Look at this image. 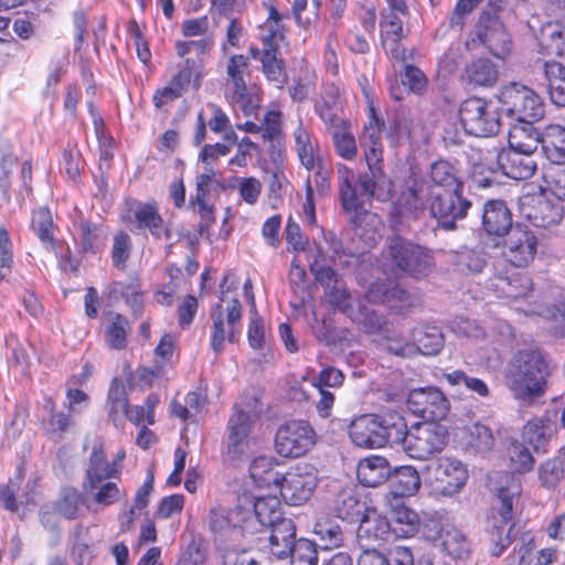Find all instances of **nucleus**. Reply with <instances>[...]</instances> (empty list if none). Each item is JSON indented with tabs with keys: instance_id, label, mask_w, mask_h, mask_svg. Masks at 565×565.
<instances>
[{
	"instance_id": "f257e3e1",
	"label": "nucleus",
	"mask_w": 565,
	"mask_h": 565,
	"mask_svg": "<svg viewBox=\"0 0 565 565\" xmlns=\"http://www.w3.org/2000/svg\"><path fill=\"white\" fill-rule=\"evenodd\" d=\"M552 372L547 353L539 348L522 349L507 365L505 386L514 399L532 404L545 395Z\"/></svg>"
},
{
	"instance_id": "f03ea898",
	"label": "nucleus",
	"mask_w": 565,
	"mask_h": 565,
	"mask_svg": "<svg viewBox=\"0 0 565 565\" xmlns=\"http://www.w3.org/2000/svg\"><path fill=\"white\" fill-rule=\"evenodd\" d=\"M236 290L235 276L231 273L225 274L220 284L218 302L211 309L210 347L216 355L224 351L225 341L234 343L241 333L242 305L236 297L228 299V294H235Z\"/></svg>"
},
{
	"instance_id": "7ed1b4c3",
	"label": "nucleus",
	"mask_w": 565,
	"mask_h": 565,
	"mask_svg": "<svg viewBox=\"0 0 565 565\" xmlns=\"http://www.w3.org/2000/svg\"><path fill=\"white\" fill-rule=\"evenodd\" d=\"M120 220L135 233L148 232L154 241L172 238L171 224L163 218L160 205L154 199L140 201L126 198Z\"/></svg>"
},
{
	"instance_id": "20e7f679",
	"label": "nucleus",
	"mask_w": 565,
	"mask_h": 565,
	"mask_svg": "<svg viewBox=\"0 0 565 565\" xmlns=\"http://www.w3.org/2000/svg\"><path fill=\"white\" fill-rule=\"evenodd\" d=\"M384 257L390 262L393 269L415 278L427 276L435 266L430 249L399 235L387 238Z\"/></svg>"
},
{
	"instance_id": "39448f33",
	"label": "nucleus",
	"mask_w": 565,
	"mask_h": 565,
	"mask_svg": "<svg viewBox=\"0 0 565 565\" xmlns=\"http://www.w3.org/2000/svg\"><path fill=\"white\" fill-rule=\"evenodd\" d=\"M423 473L429 494L436 498L459 493L469 477L467 467L460 460L448 456L439 457L428 463Z\"/></svg>"
},
{
	"instance_id": "423d86ee",
	"label": "nucleus",
	"mask_w": 565,
	"mask_h": 565,
	"mask_svg": "<svg viewBox=\"0 0 565 565\" xmlns=\"http://www.w3.org/2000/svg\"><path fill=\"white\" fill-rule=\"evenodd\" d=\"M519 211L533 226L544 230L556 228L565 215L563 203L543 186L523 193L519 198Z\"/></svg>"
},
{
	"instance_id": "0eeeda50",
	"label": "nucleus",
	"mask_w": 565,
	"mask_h": 565,
	"mask_svg": "<svg viewBox=\"0 0 565 565\" xmlns=\"http://www.w3.org/2000/svg\"><path fill=\"white\" fill-rule=\"evenodd\" d=\"M498 100L502 109L519 121H539L544 117L542 98L532 88L518 82L504 85L498 94Z\"/></svg>"
},
{
	"instance_id": "6e6552de",
	"label": "nucleus",
	"mask_w": 565,
	"mask_h": 565,
	"mask_svg": "<svg viewBox=\"0 0 565 565\" xmlns=\"http://www.w3.org/2000/svg\"><path fill=\"white\" fill-rule=\"evenodd\" d=\"M317 443V433L308 420L289 419L279 425L274 438L276 452L287 459L306 456Z\"/></svg>"
},
{
	"instance_id": "1a4fd4ad",
	"label": "nucleus",
	"mask_w": 565,
	"mask_h": 565,
	"mask_svg": "<svg viewBox=\"0 0 565 565\" xmlns=\"http://www.w3.org/2000/svg\"><path fill=\"white\" fill-rule=\"evenodd\" d=\"M238 130L247 134L260 135L266 152L275 166H280L286 159V134L284 130V114L279 109L265 111L260 124L245 121L236 126Z\"/></svg>"
},
{
	"instance_id": "9d476101",
	"label": "nucleus",
	"mask_w": 565,
	"mask_h": 565,
	"mask_svg": "<svg viewBox=\"0 0 565 565\" xmlns=\"http://www.w3.org/2000/svg\"><path fill=\"white\" fill-rule=\"evenodd\" d=\"M459 119L468 135L491 137L500 131L501 121L498 109L490 100L470 97L459 107Z\"/></svg>"
},
{
	"instance_id": "9b49d317",
	"label": "nucleus",
	"mask_w": 565,
	"mask_h": 565,
	"mask_svg": "<svg viewBox=\"0 0 565 565\" xmlns=\"http://www.w3.org/2000/svg\"><path fill=\"white\" fill-rule=\"evenodd\" d=\"M448 437L447 428L440 423H417L411 427L404 449L413 459L428 460L444 450Z\"/></svg>"
},
{
	"instance_id": "f8f14e48",
	"label": "nucleus",
	"mask_w": 565,
	"mask_h": 565,
	"mask_svg": "<svg viewBox=\"0 0 565 565\" xmlns=\"http://www.w3.org/2000/svg\"><path fill=\"white\" fill-rule=\"evenodd\" d=\"M477 42L501 60H504L512 50L511 36L500 17L487 11L479 15L473 36L470 38L467 45L475 47Z\"/></svg>"
},
{
	"instance_id": "ddd939ff",
	"label": "nucleus",
	"mask_w": 565,
	"mask_h": 565,
	"mask_svg": "<svg viewBox=\"0 0 565 565\" xmlns=\"http://www.w3.org/2000/svg\"><path fill=\"white\" fill-rule=\"evenodd\" d=\"M317 487L316 468L310 463L298 462L282 475L278 488L287 504L298 507L310 500Z\"/></svg>"
},
{
	"instance_id": "4468645a",
	"label": "nucleus",
	"mask_w": 565,
	"mask_h": 565,
	"mask_svg": "<svg viewBox=\"0 0 565 565\" xmlns=\"http://www.w3.org/2000/svg\"><path fill=\"white\" fill-rule=\"evenodd\" d=\"M539 239L525 224L516 223L508 233L502 247L503 258L516 268H525L536 257Z\"/></svg>"
},
{
	"instance_id": "2eb2a0df",
	"label": "nucleus",
	"mask_w": 565,
	"mask_h": 565,
	"mask_svg": "<svg viewBox=\"0 0 565 565\" xmlns=\"http://www.w3.org/2000/svg\"><path fill=\"white\" fill-rule=\"evenodd\" d=\"M337 184L340 204L351 223L361 225L367 215L370 203L362 192L358 191L356 178L353 169L344 163H337Z\"/></svg>"
},
{
	"instance_id": "dca6fc26",
	"label": "nucleus",
	"mask_w": 565,
	"mask_h": 565,
	"mask_svg": "<svg viewBox=\"0 0 565 565\" xmlns=\"http://www.w3.org/2000/svg\"><path fill=\"white\" fill-rule=\"evenodd\" d=\"M427 202L430 214L448 228H452L457 220L466 217L471 207V202L463 196V192L455 193V189H430Z\"/></svg>"
},
{
	"instance_id": "f3484780",
	"label": "nucleus",
	"mask_w": 565,
	"mask_h": 565,
	"mask_svg": "<svg viewBox=\"0 0 565 565\" xmlns=\"http://www.w3.org/2000/svg\"><path fill=\"white\" fill-rule=\"evenodd\" d=\"M227 441L223 456L230 461H237L248 456L252 445L253 420L249 413L244 412L237 405L228 418Z\"/></svg>"
},
{
	"instance_id": "a211bd4d",
	"label": "nucleus",
	"mask_w": 565,
	"mask_h": 565,
	"mask_svg": "<svg viewBox=\"0 0 565 565\" xmlns=\"http://www.w3.org/2000/svg\"><path fill=\"white\" fill-rule=\"evenodd\" d=\"M407 407L424 422L440 423L446 418L450 404L439 388L427 387L413 391L407 398Z\"/></svg>"
},
{
	"instance_id": "6ab92c4d",
	"label": "nucleus",
	"mask_w": 565,
	"mask_h": 565,
	"mask_svg": "<svg viewBox=\"0 0 565 565\" xmlns=\"http://www.w3.org/2000/svg\"><path fill=\"white\" fill-rule=\"evenodd\" d=\"M521 492V482L511 475H504L501 484L495 490V498L490 507L487 519L503 524H514V512L520 501Z\"/></svg>"
},
{
	"instance_id": "aec40b11",
	"label": "nucleus",
	"mask_w": 565,
	"mask_h": 565,
	"mask_svg": "<svg viewBox=\"0 0 565 565\" xmlns=\"http://www.w3.org/2000/svg\"><path fill=\"white\" fill-rule=\"evenodd\" d=\"M492 287L498 292V296L510 301L513 306L520 300L525 301V306H515L518 308H525L529 302L537 301L534 298L533 281L525 273L502 274L498 273L493 277Z\"/></svg>"
},
{
	"instance_id": "412c9836",
	"label": "nucleus",
	"mask_w": 565,
	"mask_h": 565,
	"mask_svg": "<svg viewBox=\"0 0 565 565\" xmlns=\"http://www.w3.org/2000/svg\"><path fill=\"white\" fill-rule=\"evenodd\" d=\"M551 11L555 21L543 29L539 52L547 56H565V0H553Z\"/></svg>"
},
{
	"instance_id": "4be33fe9",
	"label": "nucleus",
	"mask_w": 565,
	"mask_h": 565,
	"mask_svg": "<svg viewBox=\"0 0 565 565\" xmlns=\"http://www.w3.org/2000/svg\"><path fill=\"white\" fill-rule=\"evenodd\" d=\"M403 18L393 13L380 14V44L385 54L396 62L407 60L406 50L402 43L407 36Z\"/></svg>"
},
{
	"instance_id": "5701e85b",
	"label": "nucleus",
	"mask_w": 565,
	"mask_h": 565,
	"mask_svg": "<svg viewBox=\"0 0 565 565\" xmlns=\"http://www.w3.org/2000/svg\"><path fill=\"white\" fill-rule=\"evenodd\" d=\"M199 66L200 65L194 58L186 57L182 67H180V70L170 78L168 84L154 90L152 95V104L154 108L161 109L182 97L189 89Z\"/></svg>"
},
{
	"instance_id": "b1692460",
	"label": "nucleus",
	"mask_w": 565,
	"mask_h": 565,
	"mask_svg": "<svg viewBox=\"0 0 565 565\" xmlns=\"http://www.w3.org/2000/svg\"><path fill=\"white\" fill-rule=\"evenodd\" d=\"M241 502L246 522L255 518L263 526H269L286 519L282 516L281 502L276 495L254 497L244 492Z\"/></svg>"
},
{
	"instance_id": "393cba45",
	"label": "nucleus",
	"mask_w": 565,
	"mask_h": 565,
	"mask_svg": "<svg viewBox=\"0 0 565 565\" xmlns=\"http://www.w3.org/2000/svg\"><path fill=\"white\" fill-rule=\"evenodd\" d=\"M349 436L361 448H381V418L376 414H365L354 418L349 426Z\"/></svg>"
},
{
	"instance_id": "a878e982",
	"label": "nucleus",
	"mask_w": 565,
	"mask_h": 565,
	"mask_svg": "<svg viewBox=\"0 0 565 565\" xmlns=\"http://www.w3.org/2000/svg\"><path fill=\"white\" fill-rule=\"evenodd\" d=\"M557 434V425L548 412L542 416L529 419L521 433L523 443L533 447L535 451L543 450L548 441Z\"/></svg>"
},
{
	"instance_id": "bb28decb",
	"label": "nucleus",
	"mask_w": 565,
	"mask_h": 565,
	"mask_svg": "<svg viewBox=\"0 0 565 565\" xmlns=\"http://www.w3.org/2000/svg\"><path fill=\"white\" fill-rule=\"evenodd\" d=\"M482 227L490 236H507L511 228L512 213L504 201L489 200L484 203L482 213Z\"/></svg>"
},
{
	"instance_id": "cd10ccee",
	"label": "nucleus",
	"mask_w": 565,
	"mask_h": 565,
	"mask_svg": "<svg viewBox=\"0 0 565 565\" xmlns=\"http://www.w3.org/2000/svg\"><path fill=\"white\" fill-rule=\"evenodd\" d=\"M498 164L507 177L514 180H527L537 169L533 154L504 148L498 154Z\"/></svg>"
},
{
	"instance_id": "c85d7f7f",
	"label": "nucleus",
	"mask_w": 565,
	"mask_h": 565,
	"mask_svg": "<svg viewBox=\"0 0 565 565\" xmlns=\"http://www.w3.org/2000/svg\"><path fill=\"white\" fill-rule=\"evenodd\" d=\"M358 539L362 545H381L394 537L391 522L386 516L366 513L359 522Z\"/></svg>"
},
{
	"instance_id": "c756f323",
	"label": "nucleus",
	"mask_w": 565,
	"mask_h": 565,
	"mask_svg": "<svg viewBox=\"0 0 565 565\" xmlns=\"http://www.w3.org/2000/svg\"><path fill=\"white\" fill-rule=\"evenodd\" d=\"M225 99L234 110H239L245 117L257 118L263 93L256 86H249L248 83L232 88H225Z\"/></svg>"
},
{
	"instance_id": "7c9ffc66",
	"label": "nucleus",
	"mask_w": 565,
	"mask_h": 565,
	"mask_svg": "<svg viewBox=\"0 0 565 565\" xmlns=\"http://www.w3.org/2000/svg\"><path fill=\"white\" fill-rule=\"evenodd\" d=\"M30 230L39 238L43 247L47 250H55L61 242L56 237L58 231L49 206H39L32 210Z\"/></svg>"
},
{
	"instance_id": "2f4dec72",
	"label": "nucleus",
	"mask_w": 565,
	"mask_h": 565,
	"mask_svg": "<svg viewBox=\"0 0 565 565\" xmlns=\"http://www.w3.org/2000/svg\"><path fill=\"white\" fill-rule=\"evenodd\" d=\"M292 139L295 142V151L301 167L305 169L313 168L315 162L322 159L318 139L301 118H299L292 131Z\"/></svg>"
},
{
	"instance_id": "473e14b6",
	"label": "nucleus",
	"mask_w": 565,
	"mask_h": 565,
	"mask_svg": "<svg viewBox=\"0 0 565 565\" xmlns=\"http://www.w3.org/2000/svg\"><path fill=\"white\" fill-rule=\"evenodd\" d=\"M45 407L50 414L41 419L40 428L46 438L60 443L74 426L73 416L68 411H57L55 401L50 396L45 398Z\"/></svg>"
},
{
	"instance_id": "72a5a7b5",
	"label": "nucleus",
	"mask_w": 565,
	"mask_h": 565,
	"mask_svg": "<svg viewBox=\"0 0 565 565\" xmlns=\"http://www.w3.org/2000/svg\"><path fill=\"white\" fill-rule=\"evenodd\" d=\"M332 511L342 521L359 523L369 512V509L365 502L361 501L354 488H344L335 495Z\"/></svg>"
},
{
	"instance_id": "f704fd0d",
	"label": "nucleus",
	"mask_w": 565,
	"mask_h": 565,
	"mask_svg": "<svg viewBox=\"0 0 565 565\" xmlns=\"http://www.w3.org/2000/svg\"><path fill=\"white\" fill-rule=\"evenodd\" d=\"M106 407L108 419L116 428H124L127 413L129 411V398L125 383L119 377L110 381Z\"/></svg>"
},
{
	"instance_id": "c9c22d12",
	"label": "nucleus",
	"mask_w": 565,
	"mask_h": 565,
	"mask_svg": "<svg viewBox=\"0 0 565 565\" xmlns=\"http://www.w3.org/2000/svg\"><path fill=\"white\" fill-rule=\"evenodd\" d=\"M430 188L418 180L406 181L402 189L396 205L401 213L416 216L427 207L428 192Z\"/></svg>"
},
{
	"instance_id": "e433bc0d",
	"label": "nucleus",
	"mask_w": 565,
	"mask_h": 565,
	"mask_svg": "<svg viewBox=\"0 0 565 565\" xmlns=\"http://www.w3.org/2000/svg\"><path fill=\"white\" fill-rule=\"evenodd\" d=\"M392 475L391 466L385 457L367 456L361 459L356 467V478L365 487H377Z\"/></svg>"
},
{
	"instance_id": "4c0bfd02",
	"label": "nucleus",
	"mask_w": 565,
	"mask_h": 565,
	"mask_svg": "<svg viewBox=\"0 0 565 565\" xmlns=\"http://www.w3.org/2000/svg\"><path fill=\"white\" fill-rule=\"evenodd\" d=\"M206 109L210 113L209 119H205L203 111H199L196 126L193 135V145L200 146L206 138V128L214 134L226 132L231 128V120L223 108L214 103H209Z\"/></svg>"
},
{
	"instance_id": "58836bf2",
	"label": "nucleus",
	"mask_w": 565,
	"mask_h": 565,
	"mask_svg": "<svg viewBox=\"0 0 565 565\" xmlns=\"http://www.w3.org/2000/svg\"><path fill=\"white\" fill-rule=\"evenodd\" d=\"M513 529L514 524L509 525L487 519L481 544L491 556L499 557L511 545Z\"/></svg>"
},
{
	"instance_id": "ea45409f",
	"label": "nucleus",
	"mask_w": 565,
	"mask_h": 565,
	"mask_svg": "<svg viewBox=\"0 0 565 565\" xmlns=\"http://www.w3.org/2000/svg\"><path fill=\"white\" fill-rule=\"evenodd\" d=\"M430 189L454 190L455 193L463 192L465 183L460 177L459 169L447 160H437L431 163L429 170Z\"/></svg>"
},
{
	"instance_id": "a19ab883",
	"label": "nucleus",
	"mask_w": 565,
	"mask_h": 565,
	"mask_svg": "<svg viewBox=\"0 0 565 565\" xmlns=\"http://www.w3.org/2000/svg\"><path fill=\"white\" fill-rule=\"evenodd\" d=\"M269 552L277 558H286L296 543V525L291 519L280 520L269 525Z\"/></svg>"
},
{
	"instance_id": "79ce46f5",
	"label": "nucleus",
	"mask_w": 565,
	"mask_h": 565,
	"mask_svg": "<svg viewBox=\"0 0 565 565\" xmlns=\"http://www.w3.org/2000/svg\"><path fill=\"white\" fill-rule=\"evenodd\" d=\"M519 122L509 130L505 149L521 151L524 154H534L539 143L541 145V134L533 126L534 121Z\"/></svg>"
},
{
	"instance_id": "37998d69",
	"label": "nucleus",
	"mask_w": 565,
	"mask_h": 565,
	"mask_svg": "<svg viewBox=\"0 0 565 565\" xmlns=\"http://www.w3.org/2000/svg\"><path fill=\"white\" fill-rule=\"evenodd\" d=\"M463 78L473 87H492L499 78L497 65L487 57H478L466 64Z\"/></svg>"
},
{
	"instance_id": "c03bdc74",
	"label": "nucleus",
	"mask_w": 565,
	"mask_h": 565,
	"mask_svg": "<svg viewBox=\"0 0 565 565\" xmlns=\"http://www.w3.org/2000/svg\"><path fill=\"white\" fill-rule=\"evenodd\" d=\"M110 467L107 462L103 445H95L89 455L88 467L83 480V490L85 493L94 491V488L104 480L115 478L110 476Z\"/></svg>"
},
{
	"instance_id": "a18cd8bd",
	"label": "nucleus",
	"mask_w": 565,
	"mask_h": 565,
	"mask_svg": "<svg viewBox=\"0 0 565 565\" xmlns=\"http://www.w3.org/2000/svg\"><path fill=\"white\" fill-rule=\"evenodd\" d=\"M246 523L241 495L238 497L237 504L233 509L217 505L210 510L209 524L213 532H224L230 529L244 527Z\"/></svg>"
},
{
	"instance_id": "49530a36",
	"label": "nucleus",
	"mask_w": 565,
	"mask_h": 565,
	"mask_svg": "<svg viewBox=\"0 0 565 565\" xmlns=\"http://www.w3.org/2000/svg\"><path fill=\"white\" fill-rule=\"evenodd\" d=\"M541 147L545 158L553 164L565 163V127L548 125L541 134Z\"/></svg>"
},
{
	"instance_id": "de8ad7c7",
	"label": "nucleus",
	"mask_w": 565,
	"mask_h": 565,
	"mask_svg": "<svg viewBox=\"0 0 565 565\" xmlns=\"http://www.w3.org/2000/svg\"><path fill=\"white\" fill-rule=\"evenodd\" d=\"M411 339L416 349V355H436L444 348V334L435 326L422 324L414 328L411 332Z\"/></svg>"
},
{
	"instance_id": "09e8293b",
	"label": "nucleus",
	"mask_w": 565,
	"mask_h": 565,
	"mask_svg": "<svg viewBox=\"0 0 565 565\" xmlns=\"http://www.w3.org/2000/svg\"><path fill=\"white\" fill-rule=\"evenodd\" d=\"M105 324V341L111 350L121 351L128 345L131 326L128 318L116 311H108Z\"/></svg>"
},
{
	"instance_id": "8fccbe9b",
	"label": "nucleus",
	"mask_w": 565,
	"mask_h": 565,
	"mask_svg": "<svg viewBox=\"0 0 565 565\" xmlns=\"http://www.w3.org/2000/svg\"><path fill=\"white\" fill-rule=\"evenodd\" d=\"M331 134L334 151L338 157L353 161L358 156V145L351 130V121L345 119L327 128Z\"/></svg>"
},
{
	"instance_id": "3c124183",
	"label": "nucleus",
	"mask_w": 565,
	"mask_h": 565,
	"mask_svg": "<svg viewBox=\"0 0 565 565\" xmlns=\"http://www.w3.org/2000/svg\"><path fill=\"white\" fill-rule=\"evenodd\" d=\"M358 183L362 194L371 203L373 199L381 202H387L394 196V182L383 172L382 175L370 174L360 175Z\"/></svg>"
},
{
	"instance_id": "603ef678",
	"label": "nucleus",
	"mask_w": 565,
	"mask_h": 565,
	"mask_svg": "<svg viewBox=\"0 0 565 565\" xmlns=\"http://www.w3.org/2000/svg\"><path fill=\"white\" fill-rule=\"evenodd\" d=\"M391 527L395 539L413 537L419 530L420 520L416 511L404 503L392 509Z\"/></svg>"
},
{
	"instance_id": "864d4df0",
	"label": "nucleus",
	"mask_w": 565,
	"mask_h": 565,
	"mask_svg": "<svg viewBox=\"0 0 565 565\" xmlns=\"http://www.w3.org/2000/svg\"><path fill=\"white\" fill-rule=\"evenodd\" d=\"M391 489L394 497L415 495L422 486L419 472L413 466H401L391 475Z\"/></svg>"
},
{
	"instance_id": "5fc2aeb1",
	"label": "nucleus",
	"mask_w": 565,
	"mask_h": 565,
	"mask_svg": "<svg viewBox=\"0 0 565 565\" xmlns=\"http://www.w3.org/2000/svg\"><path fill=\"white\" fill-rule=\"evenodd\" d=\"M79 252L96 255L103 250L107 241V232L104 225L85 220L78 224Z\"/></svg>"
},
{
	"instance_id": "6e6d98bb",
	"label": "nucleus",
	"mask_w": 565,
	"mask_h": 565,
	"mask_svg": "<svg viewBox=\"0 0 565 565\" xmlns=\"http://www.w3.org/2000/svg\"><path fill=\"white\" fill-rule=\"evenodd\" d=\"M341 107L340 89L334 85L327 86L320 98L315 103V113L326 125V128L345 120L338 116L337 110Z\"/></svg>"
},
{
	"instance_id": "4d7b16f0",
	"label": "nucleus",
	"mask_w": 565,
	"mask_h": 565,
	"mask_svg": "<svg viewBox=\"0 0 565 565\" xmlns=\"http://www.w3.org/2000/svg\"><path fill=\"white\" fill-rule=\"evenodd\" d=\"M381 418L382 447L387 444H403L405 446L409 429L403 415L396 411H388Z\"/></svg>"
},
{
	"instance_id": "13d9d810",
	"label": "nucleus",
	"mask_w": 565,
	"mask_h": 565,
	"mask_svg": "<svg viewBox=\"0 0 565 565\" xmlns=\"http://www.w3.org/2000/svg\"><path fill=\"white\" fill-rule=\"evenodd\" d=\"M441 547L454 561H465L471 554V544L461 530L450 526L440 531Z\"/></svg>"
},
{
	"instance_id": "bf43d9fd",
	"label": "nucleus",
	"mask_w": 565,
	"mask_h": 565,
	"mask_svg": "<svg viewBox=\"0 0 565 565\" xmlns=\"http://www.w3.org/2000/svg\"><path fill=\"white\" fill-rule=\"evenodd\" d=\"M259 62L265 78L281 87L286 82L287 75L285 61L279 53V46L263 45Z\"/></svg>"
},
{
	"instance_id": "052dcab7",
	"label": "nucleus",
	"mask_w": 565,
	"mask_h": 565,
	"mask_svg": "<svg viewBox=\"0 0 565 565\" xmlns=\"http://www.w3.org/2000/svg\"><path fill=\"white\" fill-rule=\"evenodd\" d=\"M519 311L529 316L544 317L545 319L559 321L562 323L559 331L561 337H565V290H559L551 306H543L537 301L529 302L525 308H518Z\"/></svg>"
},
{
	"instance_id": "680f3d73",
	"label": "nucleus",
	"mask_w": 565,
	"mask_h": 565,
	"mask_svg": "<svg viewBox=\"0 0 565 565\" xmlns=\"http://www.w3.org/2000/svg\"><path fill=\"white\" fill-rule=\"evenodd\" d=\"M277 460L273 457L259 456L249 466V476L258 487H279L284 473L276 470Z\"/></svg>"
},
{
	"instance_id": "e2e57ef3",
	"label": "nucleus",
	"mask_w": 565,
	"mask_h": 565,
	"mask_svg": "<svg viewBox=\"0 0 565 565\" xmlns=\"http://www.w3.org/2000/svg\"><path fill=\"white\" fill-rule=\"evenodd\" d=\"M207 401V387L199 385L184 397V404L177 399L171 402V414L181 420H186L201 413Z\"/></svg>"
},
{
	"instance_id": "0e129e2a",
	"label": "nucleus",
	"mask_w": 565,
	"mask_h": 565,
	"mask_svg": "<svg viewBox=\"0 0 565 565\" xmlns=\"http://www.w3.org/2000/svg\"><path fill=\"white\" fill-rule=\"evenodd\" d=\"M83 504V494L72 486H64L58 492L57 499L53 502L55 513L65 520H75L79 516L81 507Z\"/></svg>"
},
{
	"instance_id": "69168bd1",
	"label": "nucleus",
	"mask_w": 565,
	"mask_h": 565,
	"mask_svg": "<svg viewBox=\"0 0 565 565\" xmlns=\"http://www.w3.org/2000/svg\"><path fill=\"white\" fill-rule=\"evenodd\" d=\"M507 465L513 473H526L534 467L535 459L525 446V443H521L516 439L511 440L505 448Z\"/></svg>"
},
{
	"instance_id": "338daca9",
	"label": "nucleus",
	"mask_w": 565,
	"mask_h": 565,
	"mask_svg": "<svg viewBox=\"0 0 565 565\" xmlns=\"http://www.w3.org/2000/svg\"><path fill=\"white\" fill-rule=\"evenodd\" d=\"M544 75L548 83V93L553 104L565 106V66L557 61L544 63Z\"/></svg>"
},
{
	"instance_id": "774afa93",
	"label": "nucleus",
	"mask_w": 565,
	"mask_h": 565,
	"mask_svg": "<svg viewBox=\"0 0 565 565\" xmlns=\"http://www.w3.org/2000/svg\"><path fill=\"white\" fill-rule=\"evenodd\" d=\"M114 292L121 297L125 303L130 308L134 317H138L142 313L145 294L138 277L132 278L128 282H115Z\"/></svg>"
}]
</instances>
